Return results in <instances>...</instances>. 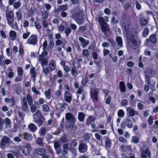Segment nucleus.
<instances>
[{
  "instance_id": "1",
  "label": "nucleus",
  "mask_w": 158,
  "mask_h": 158,
  "mask_svg": "<svg viewBox=\"0 0 158 158\" xmlns=\"http://www.w3.org/2000/svg\"><path fill=\"white\" fill-rule=\"evenodd\" d=\"M124 29L126 32V35L128 44L131 48L135 49L138 47L137 42L135 39V36L131 33L129 28L126 25L124 26Z\"/></svg>"
},
{
  "instance_id": "2",
  "label": "nucleus",
  "mask_w": 158,
  "mask_h": 158,
  "mask_svg": "<svg viewBox=\"0 0 158 158\" xmlns=\"http://www.w3.org/2000/svg\"><path fill=\"white\" fill-rule=\"evenodd\" d=\"M98 21L100 24L102 31L106 36L110 35V29L107 23L105 22L104 19L102 17H99Z\"/></svg>"
},
{
  "instance_id": "3",
  "label": "nucleus",
  "mask_w": 158,
  "mask_h": 158,
  "mask_svg": "<svg viewBox=\"0 0 158 158\" xmlns=\"http://www.w3.org/2000/svg\"><path fill=\"white\" fill-rule=\"evenodd\" d=\"M6 17L7 21L8 24L10 25L12 28L16 29L18 28V25L15 22L14 23V14L13 11L11 10L9 11L6 13Z\"/></svg>"
},
{
  "instance_id": "4",
  "label": "nucleus",
  "mask_w": 158,
  "mask_h": 158,
  "mask_svg": "<svg viewBox=\"0 0 158 158\" xmlns=\"http://www.w3.org/2000/svg\"><path fill=\"white\" fill-rule=\"evenodd\" d=\"M73 19L79 25L83 24L84 22L85 13L82 11H77L73 14Z\"/></svg>"
},
{
  "instance_id": "5",
  "label": "nucleus",
  "mask_w": 158,
  "mask_h": 158,
  "mask_svg": "<svg viewBox=\"0 0 158 158\" xmlns=\"http://www.w3.org/2000/svg\"><path fill=\"white\" fill-rule=\"evenodd\" d=\"M33 116L35 119V122L39 127L43 124L44 118L39 110H37L36 112L33 114Z\"/></svg>"
},
{
  "instance_id": "6",
  "label": "nucleus",
  "mask_w": 158,
  "mask_h": 158,
  "mask_svg": "<svg viewBox=\"0 0 158 158\" xmlns=\"http://www.w3.org/2000/svg\"><path fill=\"white\" fill-rule=\"evenodd\" d=\"M65 119L70 123L68 125L69 128H73L75 124V119L74 117L70 113H67L65 115Z\"/></svg>"
},
{
  "instance_id": "7",
  "label": "nucleus",
  "mask_w": 158,
  "mask_h": 158,
  "mask_svg": "<svg viewBox=\"0 0 158 158\" xmlns=\"http://www.w3.org/2000/svg\"><path fill=\"white\" fill-rule=\"evenodd\" d=\"M99 94V91L98 89H92L90 92V95L93 100L96 102L98 101V96Z\"/></svg>"
},
{
  "instance_id": "8",
  "label": "nucleus",
  "mask_w": 158,
  "mask_h": 158,
  "mask_svg": "<svg viewBox=\"0 0 158 158\" xmlns=\"http://www.w3.org/2000/svg\"><path fill=\"white\" fill-rule=\"evenodd\" d=\"M38 37L36 35H32L27 40L28 44L33 45H36L37 44Z\"/></svg>"
},
{
  "instance_id": "9",
  "label": "nucleus",
  "mask_w": 158,
  "mask_h": 158,
  "mask_svg": "<svg viewBox=\"0 0 158 158\" xmlns=\"http://www.w3.org/2000/svg\"><path fill=\"white\" fill-rule=\"evenodd\" d=\"M142 153H141L142 158H147L148 156V158L151 157V152L148 148H145V147H143L141 150Z\"/></svg>"
},
{
  "instance_id": "10",
  "label": "nucleus",
  "mask_w": 158,
  "mask_h": 158,
  "mask_svg": "<svg viewBox=\"0 0 158 158\" xmlns=\"http://www.w3.org/2000/svg\"><path fill=\"white\" fill-rule=\"evenodd\" d=\"M78 151L81 153H84L88 150V146L85 143H81L79 144Z\"/></svg>"
},
{
  "instance_id": "11",
  "label": "nucleus",
  "mask_w": 158,
  "mask_h": 158,
  "mask_svg": "<svg viewBox=\"0 0 158 158\" xmlns=\"http://www.w3.org/2000/svg\"><path fill=\"white\" fill-rule=\"evenodd\" d=\"M10 141V138L7 136H3L1 140L0 143V147L2 148H4L6 144L9 143Z\"/></svg>"
},
{
  "instance_id": "12",
  "label": "nucleus",
  "mask_w": 158,
  "mask_h": 158,
  "mask_svg": "<svg viewBox=\"0 0 158 158\" xmlns=\"http://www.w3.org/2000/svg\"><path fill=\"white\" fill-rule=\"evenodd\" d=\"M64 98L66 102L68 103H70L72 99V94L69 91H65Z\"/></svg>"
},
{
  "instance_id": "13",
  "label": "nucleus",
  "mask_w": 158,
  "mask_h": 158,
  "mask_svg": "<svg viewBox=\"0 0 158 158\" xmlns=\"http://www.w3.org/2000/svg\"><path fill=\"white\" fill-rule=\"evenodd\" d=\"M156 73L153 69H148L145 72V76L152 77H153Z\"/></svg>"
},
{
  "instance_id": "14",
  "label": "nucleus",
  "mask_w": 158,
  "mask_h": 158,
  "mask_svg": "<svg viewBox=\"0 0 158 158\" xmlns=\"http://www.w3.org/2000/svg\"><path fill=\"white\" fill-rule=\"evenodd\" d=\"M30 73L31 75V77L33 79V81H35L37 73L35 71V69L34 67H33L31 69Z\"/></svg>"
},
{
  "instance_id": "15",
  "label": "nucleus",
  "mask_w": 158,
  "mask_h": 158,
  "mask_svg": "<svg viewBox=\"0 0 158 158\" xmlns=\"http://www.w3.org/2000/svg\"><path fill=\"white\" fill-rule=\"evenodd\" d=\"M79 40L81 42L82 47L84 48H85L89 44V41H87L82 37H79Z\"/></svg>"
},
{
  "instance_id": "16",
  "label": "nucleus",
  "mask_w": 158,
  "mask_h": 158,
  "mask_svg": "<svg viewBox=\"0 0 158 158\" xmlns=\"http://www.w3.org/2000/svg\"><path fill=\"white\" fill-rule=\"evenodd\" d=\"M56 64L55 61L53 60L49 63L48 65V68L51 72L53 71L56 68Z\"/></svg>"
},
{
  "instance_id": "17",
  "label": "nucleus",
  "mask_w": 158,
  "mask_h": 158,
  "mask_svg": "<svg viewBox=\"0 0 158 158\" xmlns=\"http://www.w3.org/2000/svg\"><path fill=\"white\" fill-rule=\"evenodd\" d=\"M22 136H23V139L24 140L27 141H31L32 138L31 135L26 132H23Z\"/></svg>"
},
{
  "instance_id": "18",
  "label": "nucleus",
  "mask_w": 158,
  "mask_h": 158,
  "mask_svg": "<svg viewBox=\"0 0 158 158\" xmlns=\"http://www.w3.org/2000/svg\"><path fill=\"white\" fill-rule=\"evenodd\" d=\"M35 151L37 154L42 156L45 153V150L43 148H38L35 149Z\"/></svg>"
},
{
  "instance_id": "19",
  "label": "nucleus",
  "mask_w": 158,
  "mask_h": 158,
  "mask_svg": "<svg viewBox=\"0 0 158 158\" xmlns=\"http://www.w3.org/2000/svg\"><path fill=\"white\" fill-rule=\"evenodd\" d=\"M95 118L92 115L89 116L87 119L86 124L87 126H89L94 121Z\"/></svg>"
},
{
  "instance_id": "20",
  "label": "nucleus",
  "mask_w": 158,
  "mask_h": 158,
  "mask_svg": "<svg viewBox=\"0 0 158 158\" xmlns=\"http://www.w3.org/2000/svg\"><path fill=\"white\" fill-rule=\"evenodd\" d=\"M119 87L121 92L124 93L126 92V88L124 82L121 81L120 82Z\"/></svg>"
},
{
  "instance_id": "21",
  "label": "nucleus",
  "mask_w": 158,
  "mask_h": 158,
  "mask_svg": "<svg viewBox=\"0 0 158 158\" xmlns=\"http://www.w3.org/2000/svg\"><path fill=\"white\" fill-rule=\"evenodd\" d=\"M28 128L30 131L33 132H34L37 130L36 126L34 123H31L28 125Z\"/></svg>"
},
{
  "instance_id": "22",
  "label": "nucleus",
  "mask_w": 158,
  "mask_h": 158,
  "mask_svg": "<svg viewBox=\"0 0 158 158\" xmlns=\"http://www.w3.org/2000/svg\"><path fill=\"white\" fill-rule=\"evenodd\" d=\"M126 126L129 128H131L133 127V123L129 118H127L124 120Z\"/></svg>"
},
{
  "instance_id": "23",
  "label": "nucleus",
  "mask_w": 158,
  "mask_h": 158,
  "mask_svg": "<svg viewBox=\"0 0 158 158\" xmlns=\"http://www.w3.org/2000/svg\"><path fill=\"white\" fill-rule=\"evenodd\" d=\"M26 98L29 106H31V105H32L33 103V99L32 97L29 94H27L26 95Z\"/></svg>"
},
{
  "instance_id": "24",
  "label": "nucleus",
  "mask_w": 158,
  "mask_h": 158,
  "mask_svg": "<svg viewBox=\"0 0 158 158\" xmlns=\"http://www.w3.org/2000/svg\"><path fill=\"white\" fill-rule=\"evenodd\" d=\"M85 117V114L82 112H79L78 114V119L80 121L83 122Z\"/></svg>"
},
{
  "instance_id": "25",
  "label": "nucleus",
  "mask_w": 158,
  "mask_h": 158,
  "mask_svg": "<svg viewBox=\"0 0 158 158\" xmlns=\"http://www.w3.org/2000/svg\"><path fill=\"white\" fill-rule=\"evenodd\" d=\"M22 151L23 153L26 156H27L30 153L28 147L26 146L22 147Z\"/></svg>"
},
{
  "instance_id": "26",
  "label": "nucleus",
  "mask_w": 158,
  "mask_h": 158,
  "mask_svg": "<svg viewBox=\"0 0 158 158\" xmlns=\"http://www.w3.org/2000/svg\"><path fill=\"white\" fill-rule=\"evenodd\" d=\"M9 35L11 39L12 40H14L16 38V33L15 31L13 30H11L9 32Z\"/></svg>"
},
{
  "instance_id": "27",
  "label": "nucleus",
  "mask_w": 158,
  "mask_h": 158,
  "mask_svg": "<svg viewBox=\"0 0 158 158\" xmlns=\"http://www.w3.org/2000/svg\"><path fill=\"white\" fill-rule=\"evenodd\" d=\"M116 41L118 45L120 47H123V41L121 37L119 36H117L116 38Z\"/></svg>"
},
{
  "instance_id": "28",
  "label": "nucleus",
  "mask_w": 158,
  "mask_h": 158,
  "mask_svg": "<svg viewBox=\"0 0 158 158\" xmlns=\"http://www.w3.org/2000/svg\"><path fill=\"white\" fill-rule=\"evenodd\" d=\"M127 112H129V115L131 116H133L135 115V112L131 107H128L127 108Z\"/></svg>"
},
{
  "instance_id": "29",
  "label": "nucleus",
  "mask_w": 158,
  "mask_h": 158,
  "mask_svg": "<svg viewBox=\"0 0 158 158\" xmlns=\"http://www.w3.org/2000/svg\"><path fill=\"white\" fill-rule=\"evenodd\" d=\"M16 15V18H17L18 21H19L21 20L23 18V15L22 13L20 12L17 11L15 13Z\"/></svg>"
},
{
  "instance_id": "30",
  "label": "nucleus",
  "mask_w": 158,
  "mask_h": 158,
  "mask_svg": "<svg viewBox=\"0 0 158 158\" xmlns=\"http://www.w3.org/2000/svg\"><path fill=\"white\" fill-rule=\"evenodd\" d=\"M150 41L153 43H155L156 42V35L153 34L151 35L149 38Z\"/></svg>"
},
{
  "instance_id": "31",
  "label": "nucleus",
  "mask_w": 158,
  "mask_h": 158,
  "mask_svg": "<svg viewBox=\"0 0 158 158\" xmlns=\"http://www.w3.org/2000/svg\"><path fill=\"white\" fill-rule=\"evenodd\" d=\"M13 86L15 92L17 93H18L20 91V89H21L20 84L19 83L15 84Z\"/></svg>"
},
{
  "instance_id": "32",
  "label": "nucleus",
  "mask_w": 158,
  "mask_h": 158,
  "mask_svg": "<svg viewBox=\"0 0 158 158\" xmlns=\"http://www.w3.org/2000/svg\"><path fill=\"white\" fill-rule=\"evenodd\" d=\"M71 72L72 75L75 76V77H76L78 73L77 72V71L75 67V66L74 64H73V67L71 69Z\"/></svg>"
},
{
  "instance_id": "33",
  "label": "nucleus",
  "mask_w": 158,
  "mask_h": 158,
  "mask_svg": "<svg viewBox=\"0 0 158 158\" xmlns=\"http://www.w3.org/2000/svg\"><path fill=\"white\" fill-rule=\"evenodd\" d=\"M51 89H49L47 90L45 92V95L47 98L50 99L51 98Z\"/></svg>"
},
{
  "instance_id": "34",
  "label": "nucleus",
  "mask_w": 158,
  "mask_h": 158,
  "mask_svg": "<svg viewBox=\"0 0 158 158\" xmlns=\"http://www.w3.org/2000/svg\"><path fill=\"white\" fill-rule=\"evenodd\" d=\"M40 60L41 62V64L42 67L48 64V61L46 59H40Z\"/></svg>"
},
{
  "instance_id": "35",
  "label": "nucleus",
  "mask_w": 158,
  "mask_h": 158,
  "mask_svg": "<svg viewBox=\"0 0 158 158\" xmlns=\"http://www.w3.org/2000/svg\"><path fill=\"white\" fill-rule=\"evenodd\" d=\"M13 5L14 8L15 9H17L21 5V3L20 0H18L17 2H14Z\"/></svg>"
},
{
  "instance_id": "36",
  "label": "nucleus",
  "mask_w": 158,
  "mask_h": 158,
  "mask_svg": "<svg viewBox=\"0 0 158 158\" xmlns=\"http://www.w3.org/2000/svg\"><path fill=\"white\" fill-rule=\"evenodd\" d=\"M19 53L20 55L22 56L24 53V47L21 44H20L19 47Z\"/></svg>"
},
{
  "instance_id": "37",
  "label": "nucleus",
  "mask_w": 158,
  "mask_h": 158,
  "mask_svg": "<svg viewBox=\"0 0 158 158\" xmlns=\"http://www.w3.org/2000/svg\"><path fill=\"white\" fill-rule=\"evenodd\" d=\"M36 142L40 146L43 147L44 146L43 139L42 138L38 137L37 139Z\"/></svg>"
},
{
  "instance_id": "38",
  "label": "nucleus",
  "mask_w": 158,
  "mask_h": 158,
  "mask_svg": "<svg viewBox=\"0 0 158 158\" xmlns=\"http://www.w3.org/2000/svg\"><path fill=\"white\" fill-rule=\"evenodd\" d=\"M82 54L85 57H88L89 56L88 50L87 49H84L83 50Z\"/></svg>"
},
{
  "instance_id": "39",
  "label": "nucleus",
  "mask_w": 158,
  "mask_h": 158,
  "mask_svg": "<svg viewBox=\"0 0 158 158\" xmlns=\"http://www.w3.org/2000/svg\"><path fill=\"white\" fill-rule=\"evenodd\" d=\"M42 110L44 111L48 112L49 111L50 109L48 105L44 104L42 106Z\"/></svg>"
},
{
  "instance_id": "40",
  "label": "nucleus",
  "mask_w": 158,
  "mask_h": 158,
  "mask_svg": "<svg viewBox=\"0 0 158 158\" xmlns=\"http://www.w3.org/2000/svg\"><path fill=\"white\" fill-rule=\"evenodd\" d=\"M60 10L61 11H64L67 10L68 6L67 5H63L59 6Z\"/></svg>"
},
{
  "instance_id": "41",
  "label": "nucleus",
  "mask_w": 158,
  "mask_h": 158,
  "mask_svg": "<svg viewBox=\"0 0 158 158\" xmlns=\"http://www.w3.org/2000/svg\"><path fill=\"white\" fill-rule=\"evenodd\" d=\"M17 73L19 76H22L23 74V71L22 68L20 67H19L17 68Z\"/></svg>"
},
{
  "instance_id": "42",
  "label": "nucleus",
  "mask_w": 158,
  "mask_h": 158,
  "mask_svg": "<svg viewBox=\"0 0 158 158\" xmlns=\"http://www.w3.org/2000/svg\"><path fill=\"white\" fill-rule=\"evenodd\" d=\"M140 21L141 24L142 26H145L148 23L147 20L146 19L143 18L140 19Z\"/></svg>"
},
{
  "instance_id": "43",
  "label": "nucleus",
  "mask_w": 158,
  "mask_h": 158,
  "mask_svg": "<svg viewBox=\"0 0 158 158\" xmlns=\"http://www.w3.org/2000/svg\"><path fill=\"white\" fill-rule=\"evenodd\" d=\"M71 31V29L69 27L66 28L64 30V32L67 36H69Z\"/></svg>"
},
{
  "instance_id": "44",
  "label": "nucleus",
  "mask_w": 158,
  "mask_h": 158,
  "mask_svg": "<svg viewBox=\"0 0 158 158\" xmlns=\"http://www.w3.org/2000/svg\"><path fill=\"white\" fill-rule=\"evenodd\" d=\"M118 115L120 118L123 117L124 115V113L123 110H118Z\"/></svg>"
},
{
  "instance_id": "45",
  "label": "nucleus",
  "mask_w": 158,
  "mask_h": 158,
  "mask_svg": "<svg viewBox=\"0 0 158 158\" xmlns=\"http://www.w3.org/2000/svg\"><path fill=\"white\" fill-rule=\"evenodd\" d=\"M40 135L42 136H44L46 133V130L45 128H43V127H42L40 129Z\"/></svg>"
},
{
  "instance_id": "46",
  "label": "nucleus",
  "mask_w": 158,
  "mask_h": 158,
  "mask_svg": "<svg viewBox=\"0 0 158 158\" xmlns=\"http://www.w3.org/2000/svg\"><path fill=\"white\" fill-rule=\"evenodd\" d=\"M111 23L112 24L114 25L118 23V20L117 19H115V18L113 16L111 19Z\"/></svg>"
},
{
  "instance_id": "47",
  "label": "nucleus",
  "mask_w": 158,
  "mask_h": 158,
  "mask_svg": "<svg viewBox=\"0 0 158 158\" xmlns=\"http://www.w3.org/2000/svg\"><path fill=\"white\" fill-rule=\"evenodd\" d=\"M88 81H89L88 78L87 77H85L83 79H82L81 81L82 84L83 85H86L87 84Z\"/></svg>"
},
{
  "instance_id": "48",
  "label": "nucleus",
  "mask_w": 158,
  "mask_h": 158,
  "mask_svg": "<svg viewBox=\"0 0 158 158\" xmlns=\"http://www.w3.org/2000/svg\"><path fill=\"white\" fill-rule=\"evenodd\" d=\"M84 139L86 141H88L90 139V135L89 133L85 134L84 136Z\"/></svg>"
},
{
  "instance_id": "49",
  "label": "nucleus",
  "mask_w": 158,
  "mask_h": 158,
  "mask_svg": "<svg viewBox=\"0 0 158 158\" xmlns=\"http://www.w3.org/2000/svg\"><path fill=\"white\" fill-rule=\"evenodd\" d=\"M132 142L134 143H138V137L134 136L132 138Z\"/></svg>"
},
{
  "instance_id": "50",
  "label": "nucleus",
  "mask_w": 158,
  "mask_h": 158,
  "mask_svg": "<svg viewBox=\"0 0 158 158\" xmlns=\"http://www.w3.org/2000/svg\"><path fill=\"white\" fill-rule=\"evenodd\" d=\"M31 112L32 113H34L37 110V109L35 105L34 104H32V105H31Z\"/></svg>"
},
{
  "instance_id": "51",
  "label": "nucleus",
  "mask_w": 158,
  "mask_h": 158,
  "mask_svg": "<svg viewBox=\"0 0 158 158\" xmlns=\"http://www.w3.org/2000/svg\"><path fill=\"white\" fill-rule=\"evenodd\" d=\"M149 32L148 28H146L143 32V36L144 37H146L147 36Z\"/></svg>"
},
{
  "instance_id": "52",
  "label": "nucleus",
  "mask_w": 158,
  "mask_h": 158,
  "mask_svg": "<svg viewBox=\"0 0 158 158\" xmlns=\"http://www.w3.org/2000/svg\"><path fill=\"white\" fill-rule=\"evenodd\" d=\"M43 72L46 75H48L49 73V68H48L43 67Z\"/></svg>"
},
{
  "instance_id": "53",
  "label": "nucleus",
  "mask_w": 158,
  "mask_h": 158,
  "mask_svg": "<svg viewBox=\"0 0 158 158\" xmlns=\"http://www.w3.org/2000/svg\"><path fill=\"white\" fill-rule=\"evenodd\" d=\"M52 138L53 135L52 134H51L48 133L47 134L46 137V138L48 141H50Z\"/></svg>"
},
{
  "instance_id": "54",
  "label": "nucleus",
  "mask_w": 158,
  "mask_h": 158,
  "mask_svg": "<svg viewBox=\"0 0 158 158\" xmlns=\"http://www.w3.org/2000/svg\"><path fill=\"white\" fill-rule=\"evenodd\" d=\"M11 102V106H13L15 105V99L14 97H12L10 98V102Z\"/></svg>"
},
{
  "instance_id": "55",
  "label": "nucleus",
  "mask_w": 158,
  "mask_h": 158,
  "mask_svg": "<svg viewBox=\"0 0 158 158\" xmlns=\"http://www.w3.org/2000/svg\"><path fill=\"white\" fill-rule=\"evenodd\" d=\"M22 109L23 110H24V111H26L28 108L27 103L22 104Z\"/></svg>"
},
{
  "instance_id": "56",
  "label": "nucleus",
  "mask_w": 158,
  "mask_h": 158,
  "mask_svg": "<svg viewBox=\"0 0 158 158\" xmlns=\"http://www.w3.org/2000/svg\"><path fill=\"white\" fill-rule=\"evenodd\" d=\"M111 142L110 140H106L105 142V144L108 148H110L111 146Z\"/></svg>"
},
{
  "instance_id": "57",
  "label": "nucleus",
  "mask_w": 158,
  "mask_h": 158,
  "mask_svg": "<svg viewBox=\"0 0 158 158\" xmlns=\"http://www.w3.org/2000/svg\"><path fill=\"white\" fill-rule=\"evenodd\" d=\"M145 81L146 83L148 85H150L151 84V81L150 80V77L148 76H145Z\"/></svg>"
},
{
  "instance_id": "58",
  "label": "nucleus",
  "mask_w": 158,
  "mask_h": 158,
  "mask_svg": "<svg viewBox=\"0 0 158 158\" xmlns=\"http://www.w3.org/2000/svg\"><path fill=\"white\" fill-rule=\"evenodd\" d=\"M3 56L0 55V65L1 66L4 65V61L3 60Z\"/></svg>"
},
{
  "instance_id": "59",
  "label": "nucleus",
  "mask_w": 158,
  "mask_h": 158,
  "mask_svg": "<svg viewBox=\"0 0 158 158\" xmlns=\"http://www.w3.org/2000/svg\"><path fill=\"white\" fill-rule=\"evenodd\" d=\"M30 34V33L29 32L24 33L23 35V38L24 39H27L28 38Z\"/></svg>"
},
{
  "instance_id": "60",
  "label": "nucleus",
  "mask_w": 158,
  "mask_h": 158,
  "mask_svg": "<svg viewBox=\"0 0 158 158\" xmlns=\"http://www.w3.org/2000/svg\"><path fill=\"white\" fill-rule=\"evenodd\" d=\"M45 50H44V51H43L41 55H40V57H42L43 58L45 56H46L48 55V52Z\"/></svg>"
},
{
  "instance_id": "61",
  "label": "nucleus",
  "mask_w": 158,
  "mask_h": 158,
  "mask_svg": "<svg viewBox=\"0 0 158 158\" xmlns=\"http://www.w3.org/2000/svg\"><path fill=\"white\" fill-rule=\"evenodd\" d=\"M4 121L6 125H9L11 124L10 120L8 118H6Z\"/></svg>"
},
{
  "instance_id": "62",
  "label": "nucleus",
  "mask_w": 158,
  "mask_h": 158,
  "mask_svg": "<svg viewBox=\"0 0 158 158\" xmlns=\"http://www.w3.org/2000/svg\"><path fill=\"white\" fill-rule=\"evenodd\" d=\"M32 91L36 95H39L40 94V92L37 90L35 87H33L32 88Z\"/></svg>"
},
{
  "instance_id": "63",
  "label": "nucleus",
  "mask_w": 158,
  "mask_h": 158,
  "mask_svg": "<svg viewBox=\"0 0 158 158\" xmlns=\"http://www.w3.org/2000/svg\"><path fill=\"white\" fill-rule=\"evenodd\" d=\"M61 94V93L60 90H57L55 93V95L58 98H59Z\"/></svg>"
},
{
  "instance_id": "64",
  "label": "nucleus",
  "mask_w": 158,
  "mask_h": 158,
  "mask_svg": "<svg viewBox=\"0 0 158 158\" xmlns=\"http://www.w3.org/2000/svg\"><path fill=\"white\" fill-rule=\"evenodd\" d=\"M134 65V63L131 61H129L127 63V66L128 67H132Z\"/></svg>"
}]
</instances>
